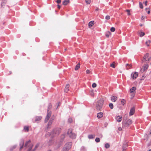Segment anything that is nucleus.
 I'll use <instances>...</instances> for the list:
<instances>
[{
	"mask_svg": "<svg viewBox=\"0 0 151 151\" xmlns=\"http://www.w3.org/2000/svg\"><path fill=\"white\" fill-rule=\"evenodd\" d=\"M52 140H50L49 141V142H48V145H51L52 144Z\"/></svg>",
	"mask_w": 151,
	"mask_h": 151,
	"instance_id": "49530a36",
	"label": "nucleus"
},
{
	"mask_svg": "<svg viewBox=\"0 0 151 151\" xmlns=\"http://www.w3.org/2000/svg\"><path fill=\"white\" fill-rule=\"evenodd\" d=\"M85 1L88 4H90L91 3V0H85Z\"/></svg>",
	"mask_w": 151,
	"mask_h": 151,
	"instance_id": "a18cd8bd",
	"label": "nucleus"
},
{
	"mask_svg": "<svg viewBox=\"0 0 151 151\" xmlns=\"http://www.w3.org/2000/svg\"><path fill=\"white\" fill-rule=\"evenodd\" d=\"M39 144L38 143L36 144V146L35 147V148L34 149H35V150H36V148L39 147Z\"/></svg>",
	"mask_w": 151,
	"mask_h": 151,
	"instance_id": "de8ad7c7",
	"label": "nucleus"
},
{
	"mask_svg": "<svg viewBox=\"0 0 151 151\" xmlns=\"http://www.w3.org/2000/svg\"><path fill=\"white\" fill-rule=\"evenodd\" d=\"M111 32L109 31H108L106 33L105 35L107 37H109V35H111Z\"/></svg>",
	"mask_w": 151,
	"mask_h": 151,
	"instance_id": "cd10ccee",
	"label": "nucleus"
},
{
	"mask_svg": "<svg viewBox=\"0 0 151 151\" xmlns=\"http://www.w3.org/2000/svg\"><path fill=\"white\" fill-rule=\"evenodd\" d=\"M57 6H58V9H60V6L59 5H57Z\"/></svg>",
	"mask_w": 151,
	"mask_h": 151,
	"instance_id": "e2e57ef3",
	"label": "nucleus"
},
{
	"mask_svg": "<svg viewBox=\"0 0 151 151\" xmlns=\"http://www.w3.org/2000/svg\"><path fill=\"white\" fill-rule=\"evenodd\" d=\"M115 62H113L112 64H110V66L113 68H114L115 67Z\"/></svg>",
	"mask_w": 151,
	"mask_h": 151,
	"instance_id": "473e14b6",
	"label": "nucleus"
},
{
	"mask_svg": "<svg viewBox=\"0 0 151 151\" xmlns=\"http://www.w3.org/2000/svg\"><path fill=\"white\" fill-rule=\"evenodd\" d=\"M80 63H78V64H77L75 68V70H78L80 68Z\"/></svg>",
	"mask_w": 151,
	"mask_h": 151,
	"instance_id": "a878e982",
	"label": "nucleus"
},
{
	"mask_svg": "<svg viewBox=\"0 0 151 151\" xmlns=\"http://www.w3.org/2000/svg\"><path fill=\"white\" fill-rule=\"evenodd\" d=\"M117 98V97L115 96H112L111 98V100L115 102L116 101Z\"/></svg>",
	"mask_w": 151,
	"mask_h": 151,
	"instance_id": "393cba45",
	"label": "nucleus"
},
{
	"mask_svg": "<svg viewBox=\"0 0 151 151\" xmlns=\"http://www.w3.org/2000/svg\"><path fill=\"white\" fill-rule=\"evenodd\" d=\"M147 1H146L145 2V6H147Z\"/></svg>",
	"mask_w": 151,
	"mask_h": 151,
	"instance_id": "6e6d98bb",
	"label": "nucleus"
},
{
	"mask_svg": "<svg viewBox=\"0 0 151 151\" xmlns=\"http://www.w3.org/2000/svg\"><path fill=\"white\" fill-rule=\"evenodd\" d=\"M30 142H31V141L30 140H29L28 141H26L25 143V144L24 147H27V146L28 144L29 143H30Z\"/></svg>",
	"mask_w": 151,
	"mask_h": 151,
	"instance_id": "c85d7f7f",
	"label": "nucleus"
},
{
	"mask_svg": "<svg viewBox=\"0 0 151 151\" xmlns=\"http://www.w3.org/2000/svg\"><path fill=\"white\" fill-rule=\"evenodd\" d=\"M72 143L68 142L66 143L64 145L62 151H68L71 147Z\"/></svg>",
	"mask_w": 151,
	"mask_h": 151,
	"instance_id": "20e7f679",
	"label": "nucleus"
},
{
	"mask_svg": "<svg viewBox=\"0 0 151 151\" xmlns=\"http://www.w3.org/2000/svg\"><path fill=\"white\" fill-rule=\"evenodd\" d=\"M56 2L58 4H60L61 2V0H57Z\"/></svg>",
	"mask_w": 151,
	"mask_h": 151,
	"instance_id": "603ef678",
	"label": "nucleus"
},
{
	"mask_svg": "<svg viewBox=\"0 0 151 151\" xmlns=\"http://www.w3.org/2000/svg\"><path fill=\"white\" fill-rule=\"evenodd\" d=\"M67 134L69 136V137L72 139H75L76 137V135L75 133H72V131L71 129H68Z\"/></svg>",
	"mask_w": 151,
	"mask_h": 151,
	"instance_id": "39448f33",
	"label": "nucleus"
},
{
	"mask_svg": "<svg viewBox=\"0 0 151 151\" xmlns=\"http://www.w3.org/2000/svg\"><path fill=\"white\" fill-rule=\"evenodd\" d=\"M95 134H90L88 136V137L89 139H93L95 137Z\"/></svg>",
	"mask_w": 151,
	"mask_h": 151,
	"instance_id": "aec40b11",
	"label": "nucleus"
},
{
	"mask_svg": "<svg viewBox=\"0 0 151 151\" xmlns=\"http://www.w3.org/2000/svg\"><path fill=\"white\" fill-rule=\"evenodd\" d=\"M92 86L93 88H94L96 87V86Z\"/></svg>",
	"mask_w": 151,
	"mask_h": 151,
	"instance_id": "0e129e2a",
	"label": "nucleus"
},
{
	"mask_svg": "<svg viewBox=\"0 0 151 151\" xmlns=\"http://www.w3.org/2000/svg\"><path fill=\"white\" fill-rule=\"evenodd\" d=\"M50 127L49 126H48L47 125V127L45 129V131L46 132H47V131H48V129H50Z\"/></svg>",
	"mask_w": 151,
	"mask_h": 151,
	"instance_id": "e433bc0d",
	"label": "nucleus"
},
{
	"mask_svg": "<svg viewBox=\"0 0 151 151\" xmlns=\"http://www.w3.org/2000/svg\"><path fill=\"white\" fill-rule=\"evenodd\" d=\"M33 145H30V146H29V148H28V149L27 151H31V150H32V149L33 147Z\"/></svg>",
	"mask_w": 151,
	"mask_h": 151,
	"instance_id": "72a5a7b5",
	"label": "nucleus"
},
{
	"mask_svg": "<svg viewBox=\"0 0 151 151\" xmlns=\"http://www.w3.org/2000/svg\"><path fill=\"white\" fill-rule=\"evenodd\" d=\"M16 145H14L11 148H10V151H13L14 149L16 147Z\"/></svg>",
	"mask_w": 151,
	"mask_h": 151,
	"instance_id": "c9c22d12",
	"label": "nucleus"
},
{
	"mask_svg": "<svg viewBox=\"0 0 151 151\" xmlns=\"http://www.w3.org/2000/svg\"><path fill=\"white\" fill-rule=\"evenodd\" d=\"M53 120H54L53 119H52V118L50 120L49 122L47 125L48 126H51V124H52V123L53 122Z\"/></svg>",
	"mask_w": 151,
	"mask_h": 151,
	"instance_id": "5701e85b",
	"label": "nucleus"
},
{
	"mask_svg": "<svg viewBox=\"0 0 151 151\" xmlns=\"http://www.w3.org/2000/svg\"><path fill=\"white\" fill-rule=\"evenodd\" d=\"M150 9L149 10H148L147 11V13L148 14H150Z\"/></svg>",
	"mask_w": 151,
	"mask_h": 151,
	"instance_id": "052dcab7",
	"label": "nucleus"
},
{
	"mask_svg": "<svg viewBox=\"0 0 151 151\" xmlns=\"http://www.w3.org/2000/svg\"><path fill=\"white\" fill-rule=\"evenodd\" d=\"M24 129L26 132H28L29 131V128L28 126H25L24 127Z\"/></svg>",
	"mask_w": 151,
	"mask_h": 151,
	"instance_id": "7c9ffc66",
	"label": "nucleus"
},
{
	"mask_svg": "<svg viewBox=\"0 0 151 151\" xmlns=\"http://www.w3.org/2000/svg\"><path fill=\"white\" fill-rule=\"evenodd\" d=\"M147 10H150V8H146L145 9V10L146 11H147Z\"/></svg>",
	"mask_w": 151,
	"mask_h": 151,
	"instance_id": "680f3d73",
	"label": "nucleus"
},
{
	"mask_svg": "<svg viewBox=\"0 0 151 151\" xmlns=\"http://www.w3.org/2000/svg\"><path fill=\"white\" fill-rule=\"evenodd\" d=\"M126 66L127 70H128L130 68H131L132 67V65H131L129 64H126Z\"/></svg>",
	"mask_w": 151,
	"mask_h": 151,
	"instance_id": "4be33fe9",
	"label": "nucleus"
},
{
	"mask_svg": "<svg viewBox=\"0 0 151 151\" xmlns=\"http://www.w3.org/2000/svg\"><path fill=\"white\" fill-rule=\"evenodd\" d=\"M51 134H52L51 132V133H50V132H48L47 133V134H46V136L47 137V136H50Z\"/></svg>",
	"mask_w": 151,
	"mask_h": 151,
	"instance_id": "09e8293b",
	"label": "nucleus"
},
{
	"mask_svg": "<svg viewBox=\"0 0 151 151\" xmlns=\"http://www.w3.org/2000/svg\"><path fill=\"white\" fill-rule=\"evenodd\" d=\"M68 121L70 123L72 122V119L71 118H69L68 120Z\"/></svg>",
	"mask_w": 151,
	"mask_h": 151,
	"instance_id": "c03bdc74",
	"label": "nucleus"
},
{
	"mask_svg": "<svg viewBox=\"0 0 151 151\" xmlns=\"http://www.w3.org/2000/svg\"><path fill=\"white\" fill-rule=\"evenodd\" d=\"M135 112V108L134 107H132L130 109L129 114L130 116H132L134 114Z\"/></svg>",
	"mask_w": 151,
	"mask_h": 151,
	"instance_id": "9b49d317",
	"label": "nucleus"
},
{
	"mask_svg": "<svg viewBox=\"0 0 151 151\" xmlns=\"http://www.w3.org/2000/svg\"><path fill=\"white\" fill-rule=\"evenodd\" d=\"M149 55V54L147 53L143 57V59L142 60V63H143V62H145V61H147V58L148 57Z\"/></svg>",
	"mask_w": 151,
	"mask_h": 151,
	"instance_id": "9d476101",
	"label": "nucleus"
},
{
	"mask_svg": "<svg viewBox=\"0 0 151 151\" xmlns=\"http://www.w3.org/2000/svg\"><path fill=\"white\" fill-rule=\"evenodd\" d=\"M139 4L140 8L142 9H143V6L142 3L141 2H139Z\"/></svg>",
	"mask_w": 151,
	"mask_h": 151,
	"instance_id": "4c0bfd02",
	"label": "nucleus"
},
{
	"mask_svg": "<svg viewBox=\"0 0 151 151\" xmlns=\"http://www.w3.org/2000/svg\"><path fill=\"white\" fill-rule=\"evenodd\" d=\"M115 29L114 27H112L110 29V31L111 32H114L115 31Z\"/></svg>",
	"mask_w": 151,
	"mask_h": 151,
	"instance_id": "79ce46f5",
	"label": "nucleus"
},
{
	"mask_svg": "<svg viewBox=\"0 0 151 151\" xmlns=\"http://www.w3.org/2000/svg\"><path fill=\"white\" fill-rule=\"evenodd\" d=\"M90 71L89 70H86V73H87V74H89L90 73Z\"/></svg>",
	"mask_w": 151,
	"mask_h": 151,
	"instance_id": "5fc2aeb1",
	"label": "nucleus"
},
{
	"mask_svg": "<svg viewBox=\"0 0 151 151\" xmlns=\"http://www.w3.org/2000/svg\"><path fill=\"white\" fill-rule=\"evenodd\" d=\"M103 115V113L101 112H100L97 114V116L98 118H100L102 117Z\"/></svg>",
	"mask_w": 151,
	"mask_h": 151,
	"instance_id": "dca6fc26",
	"label": "nucleus"
},
{
	"mask_svg": "<svg viewBox=\"0 0 151 151\" xmlns=\"http://www.w3.org/2000/svg\"><path fill=\"white\" fill-rule=\"evenodd\" d=\"M104 102V100L102 99L99 100L97 101L96 107L98 110L100 111L102 108Z\"/></svg>",
	"mask_w": 151,
	"mask_h": 151,
	"instance_id": "f03ea898",
	"label": "nucleus"
},
{
	"mask_svg": "<svg viewBox=\"0 0 151 151\" xmlns=\"http://www.w3.org/2000/svg\"><path fill=\"white\" fill-rule=\"evenodd\" d=\"M69 86H66L65 88V92L67 93L69 90Z\"/></svg>",
	"mask_w": 151,
	"mask_h": 151,
	"instance_id": "b1692460",
	"label": "nucleus"
},
{
	"mask_svg": "<svg viewBox=\"0 0 151 151\" xmlns=\"http://www.w3.org/2000/svg\"><path fill=\"white\" fill-rule=\"evenodd\" d=\"M94 90H92L91 91V92L90 93V94L92 96H94V94L93 93V91Z\"/></svg>",
	"mask_w": 151,
	"mask_h": 151,
	"instance_id": "37998d69",
	"label": "nucleus"
},
{
	"mask_svg": "<svg viewBox=\"0 0 151 151\" xmlns=\"http://www.w3.org/2000/svg\"><path fill=\"white\" fill-rule=\"evenodd\" d=\"M108 125V123L106 122H105L104 124V126L105 127H106Z\"/></svg>",
	"mask_w": 151,
	"mask_h": 151,
	"instance_id": "4d7b16f0",
	"label": "nucleus"
},
{
	"mask_svg": "<svg viewBox=\"0 0 151 151\" xmlns=\"http://www.w3.org/2000/svg\"><path fill=\"white\" fill-rule=\"evenodd\" d=\"M126 11L128 13V15H130L131 14L130 13V11L129 9H127L126 10Z\"/></svg>",
	"mask_w": 151,
	"mask_h": 151,
	"instance_id": "8fccbe9b",
	"label": "nucleus"
},
{
	"mask_svg": "<svg viewBox=\"0 0 151 151\" xmlns=\"http://www.w3.org/2000/svg\"><path fill=\"white\" fill-rule=\"evenodd\" d=\"M95 141L96 142H99L100 141V139H99V138L98 137H97L95 139Z\"/></svg>",
	"mask_w": 151,
	"mask_h": 151,
	"instance_id": "ea45409f",
	"label": "nucleus"
},
{
	"mask_svg": "<svg viewBox=\"0 0 151 151\" xmlns=\"http://www.w3.org/2000/svg\"><path fill=\"white\" fill-rule=\"evenodd\" d=\"M125 101V100L124 99H122V100L121 101V104L123 105H124V102Z\"/></svg>",
	"mask_w": 151,
	"mask_h": 151,
	"instance_id": "58836bf2",
	"label": "nucleus"
},
{
	"mask_svg": "<svg viewBox=\"0 0 151 151\" xmlns=\"http://www.w3.org/2000/svg\"><path fill=\"white\" fill-rule=\"evenodd\" d=\"M42 118L41 116H37L36 117L35 121L36 122L40 121Z\"/></svg>",
	"mask_w": 151,
	"mask_h": 151,
	"instance_id": "6ab92c4d",
	"label": "nucleus"
},
{
	"mask_svg": "<svg viewBox=\"0 0 151 151\" xmlns=\"http://www.w3.org/2000/svg\"><path fill=\"white\" fill-rule=\"evenodd\" d=\"M51 112L50 111L49 112H47V114L46 117L45 122H47L49 120V118L51 116Z\"/></svg>",
	"mask_w": 151,
	"mask_h": 151,
	"instance_id": "1a4fd4ad",
	"label": "nucleus"
},
{
	"mask_svg": "<svg viewBox=\"0 0 151 151\" xmlns=\"http://www.w3.org/2000/svg\"><path fill=\"white\" fill-rule=\"evenodd\" d=\"M138 73L136 72H133L131 74V78L133 79H135L138 76Z\"/></svg>",
	"mask_w": 151,
	"mask_h": 151,
	"instance_id": "6e6552de",
	"label": "nucleus"
},
{
	"mask_svg": "<svg viewBox=\"0 0 151 151\" xmlns=\"http://www.w3.org/2000/svg\"><path fill=\"white\" fill-rule=\"evenodd\" d=\"M61 129L60 128L54 129L51 132L52 135L53 137L58 136L61 132Z\"/></svg>",
	"mask_w": 151,
	"mask_h": 151,
	"instance_id": "7ed1b4c3",
	"label": "nucleus"
},
{
	"mask_svg": "<svg viewBox=\"0 0 151 151\" xmlns=\"http://www.w3.org/2000/svg\"><path fill=\"white\" fill-rule=\"evenodd\" d=\"M145 18H147L146 16H142V18H141V19L142 20H143V19H144Z\"/></svg>",
	"mask_w": 151,
	"mask_h": 151,
	"instance_id": "864d4df0",
	"label": "nucleus"
},
{
	"mask_svg": "<svg viewBox=\"0 0 151 151\" xmlns=\"http://www.w3.org/2000/svg\"><path fill=\"white\" fill-rule=\"evenodd\" d=\"M109 106L110 108L111 109H112L114 108L113 104L112 103H110L109 104Z\"/></svg>",
	"mask_w": 151,
	"mask_h": 151,
	"instance_id": "2f4dec72",
	"label": "nucleus"
},
{
	"mask_svg": "<svg viewBox=\"0 0 151 151\" xmlns=\"http://www.w3.org/2000/svg\"><path fill=\"white\" fill-rule=\"evenodd\" d=\"M52 105L51 104H49L48 106L47 112L49 111V110L51 109L52 108Z\"/></svg>",
	"mask_w": 151,
	"mask_h": 151,
	"instance_id": "c756f323",
	"label": "nucleus"
},
{
	"mask_svg": "<svg viewBox=\"0 0 151 151\" xmlns=\"http://www.w3.org/2000/svg\"><path fill=\"white\" fill-rule=\"evenodd\" d=\"M136 89V87L135 86L133 87L130 89L129 90L130 93L132 94L131 95L132 97L131 98V99H132L136 93L135 90Z\"/></svg>",
	"mask_w": 151,
	"mask_h": 151,
	"instance_id": "423d86ee",
	"label": "nucleus"
},
{
	"mask_svg": "<svg viewBox=\"0 0 151 151\" xmlns=\"http://www.w3.org/2000/svg\"><path fill=\"white\" fill-rule=\"evenodd\" d=\"M60 105V103L59 102L58 103V106H57V107L56 108V109H57L58 108V107Z\"/></svg>",
	"mask_w": 151,
	"mask_h": 151,
	"instance_id": "69168bd1",
	"label": "nucleus"
},
{
	"mask_svg": "<svg viewBox=\"0 0 151 151\" xmlns=\"http://www.w3.org/2000/svg\"><path fill=\"white\" fill-rule=\"evenodd\" d=\"M105 19L107 20H109L110 19V17L109 15H107L105 17Z\"/></svg>",
	"mask_w": 151,
	"mask_h": 151,
	"instance_id": "3c124183",
	"label": "nucleus"
},
{
	"mask_svg": "<svg viewBox=\"0 0 151 151\" xmlns=\"http://www.w3.org/2000/svg\"><path fill=\"white\" fill-rule=\"evenodd\" d=\"M6 1V0H2V2L1 3V7H3L4 6H5Z\"/></svg>",
	"mask_w": 151,
	"mask_h": 151,
	"instance_id": "f3484780",
	"label": "nucleus"
},
{
	"mask_svg": "<svg viewBox=\"0 0 151 151\" xmlns=\"http://www.w3.org/2000/svg\"><path fill=\"white\" fill-rule=\"evenodd\" d=\"M122 119V117L120 116H118L116 117V120L118 122H120L121 121Z\"/></svg>",
	"mask_w": 151,
	"mask_h": 151,
	"instance_id": "4468645a",
	"label": "nucleus"
},
{
	"mask_svg": "<svg viewBox=\"0 0 151 151\" xmlns=\"http://www.w3.org/2000/svg\"><path fill=\"white\" fill-rule=\"evenodd\" d=\"M148 67V64H144L141 69L140 72L142 73H143L144 71H145L147 70Z\"/></svg>",
	"mask_w": 151,
	"mask_h": 151,
	"instance_id": "0eeeda50",
	"label": "nucleus"
},
{
	"mask_svg": "<svg viewBox=\"0 0 151 151\" xmlns=\"http://www.w3.org/2000/svg\"><path fill=\"white\" fill-rule=\"evenodd\" d=\"M150 43V40H148L146 41V44L147 46H149V44Z\"/></svg>",
	"mask_w": 151,
	"mask_h": 151,
	"instance_id": "a19ab883",
	"label": "nucleus"
},
{
	"mask_svg": "<svg viewBox=\"0 0 151 151\" xmlns=\"http://www.w3.org/2000/svg\"><path fill=\"white\" fill-rule=\"evenodd\" d=\"M24 143V140L23 139L21 140L20 141V142L19 143V145L20 146V148L19 150H20V151L23 148Z\"/></svg>",
	"mask_w": 151,
	"mask_h": 151,
	"instance_id": "f8f14e48",
	"label": "nucleus"
},
{
	"mask_svg": "<svg viewBox=\"0 0 151 151\" xmlns=\"http://www.w3.org/2000/svg\"><path fill=\"white\" fill-rule=\"evenodd\" d=\"M110 147V145L108 143H106L105 145V147L106 148L108 149Z\"/></svg>",
	"mask_w": 151,
	"mask_h": 151,
	"instance_id": "f704fd0d",
	"label": "nucleus"
},
{
	"mask_svg": "<svg viewBox=\"0 0 151 151\" xmlns=\"http://www.w3.org/2000/svg\"><path fill=\"white\" fill-rule=\"evenodd\" d=\"M92 85H96V84L95 83H93L92 84Z\"/></svg>",
	"mask_w": 151,
	"mask_h": 151,
	"instance_id": "774afa93",
	"label": "nucleus"
},
{
	"mask_svg": "<svg viewBox=\"0 0 151 151\" xmlns=\"http://www.w3.org/2000/svg\"><path fill=\"white\" fill-rule=\"evenodd\" d=\"M94 24V22L93 21H91L88 23V26L89 27H92Z\"/></svg>",
	"mask_w": 151,
	"mask_h": 151,
	"instance_id": "bb28decb",
	"label": "nucleus"
},
{
	"mask_svg": "<svg viewBox=\"0 0 151 151\" xmlns=\"http://www.w3.org/2000/svg\"><path fill=\"white\" fill-rule=\"evenodd\" d=\"M150 58H147V61H149L150 60Z\"/></svg>",
	"mask_w": 151,
	"mask_h": 151,
	"instance_id": "bf43d9fd",
	"label": "nucleus"
},
{
	"mask_svg": "<svg viewBox=\"0 0 151 151\" xmlns=\"http://www.w3.org/2000/svg\"><path fill=\"white\" fill-rule=\"evenodd\" d=\"M138 35L140 37H142L145 35V33L142 32H138Z\"/></svg>",
	"mask_w": 151,
	"mask_h": 151,
	"instance_id": "a211bd4d",
	"label": "nucleus"
},
{
	"mask_svg": "<svg viewBox=\"0 0 151 151\" xmlns=\"http://www.w3.org/2000/svg\"><path fill=\"white\" fill-rule=\"evenodd\" d=\"M128 145L127 144L126 142H124L122 146V149L124 150H126L127 147L128 146Z\"/></svg>",
	"mask_w": 151,
	"mask_h": 151,
	"instance_id": "2eb2a0df",
	"label": "nucleus"
},
{
	"mask_svg": "<svg viewBox=\"0 0 151 151\" xmlns=\"http://www.w3.org/2000/svg\"><path fill=\"white\" fill-rule=\"evenodd\" d=\"M65 137V134H63L60 137V143H62L63 142L64 139Z\"/></svg>",
	"mask_w": 151,
	"mask_h": 151,
	"instance_id": "ddd939ff",
	"label": "nucleus"
},
{
	"mask_svg": "<svg viewBox=\"0 0 151 151\" xmlns=\"http://www.w3.org/2000/svg\"><path fill=\"white\" fill-rule=\"evenodd\" d=\"M69 2V0H65L63 2V4L64 5H66Z\"/></svg>",
	"mask_w": 151,
	"mask_h": 151,
	"instance_id": "412c9836",
	"label": "nucleus"
},
{
	"mask_svg": "<svg viewBox=\"0 0 151 151\" xmlns=\"http://www.w3.org/2000/svg\"><path fill=\"white\" fill-rule=\"evenodd\" d=\"M118 130L120 131H121L122 130V128L121 127H119L118 128Z\"/></svg>",
	"mask_w": 151,
	"mask_h": 151,
	"instance_id": "13d9d810",
	"label": "nucleus"
},
{
	"mask_svg": "<svg viewBox=\"0 0 151 151\" xmlns=\"http://www.w3.org/2000/svg\"><path fill=\"white\" fill-rule=\"evenodd\" d=\"M125 115L122 122L123 127H125L129 126L132 123V120L129 119H127V115Z\"/></svg>",
	"mask_w": 151,
	"mask_h": 151,
	"instance_id": "f257e3e1",
	"label": "nucleus"
},
{
	"mask_svg": "<svg viewBox=\"0 0 151 151\" xmlns=\"http://www.w3.org/2000/svg\"><path fill=\"white\" fill-rule=\"evenodd\" d=\"M99 10V9L98 7H96V9L95 10L96 11H97Z\"/></svg>",
	"mask_w": 151,
	"mask_h": 151,
	"instance_id": "338daca9",
	"label": "nucleus"
}]
</instances>
